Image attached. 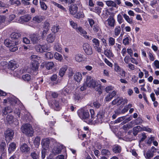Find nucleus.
<instances>
[{
	"instance_id": "obj_1",
	"label": "nucleus",
	"mask_w": 159,
	"mask_h": 159,
	"mask_svg": "<svg viewBox=\"0 0 159 159\" xmlns=\"http://www.w3.org/2000/svg\"><path fill=\"white\" fill-rule=\"evenodd\" d=\"M21 35V34L19 33L14 32L10 35L9 39L5 40V45L10 48L11 51L14 52L18 50L16 45L20 43Z\"/></svg>"
},
{
	"instance_id": "obj_2",
	"label": "nucleus",
	"mask_w": 159,
	"mask_h": 159,
	"mask_svg": "<svg viewBox=\"0 0 159 159\" xmlns=\"http://www.w3.org/2000/svg\"><path fill=\"white\" fill-rule=\"evenodd\" d=\"M86 83L87 86L93 88L97 87V88L96 89V91H100L102 87L100 83H98V82L96 81L91 76H87Z\"/></svg>"
},
{
	"instance_id": "obj_3",
	"label": "nucleus",
	"mask_w": 159,
	"mask_h": 159,
	"mask_svg": "<svg viewBox=\"0 0 159 159\" xmlns=\"http://www.w3.org/2000/svg\"><path fill=\"white\" fill-rule=\"evenodd\" d=\"M22 132L26 135L32 137L33 136L34 130L32 126L30 124H23L21 128Z\"/></svg>"
},
{
	"instance_id": "obj_4",
	"label": "nucleus",
	"mask_w": 159,
	"mask_h": 159,
	"mask_svg": "<svg viewBox=\"0 0 159 159\" xmlns=\"http://www.w3.org/2000/svg\"><path fill=\"white\" fill-rule=\"evenodd\" d=\"M78 114L80 118L85 120V122L88 124L92 122L93 120L91 119L88 120L89 118V114L88 111L83 110H79L78 111Z\"/></svg>"
},
{
	"instance_id": "obj_5",
	"label": "nucleus",
	"mask_w": 159,
	"mask_h": 159,
	"mask_svg": "<svg viewBox=\"0 0 159 159\" xmlns=\"http://www.w3.org/2000/svg\"><path fill=\"white\" fill-rule=\"evenodd\" d=\"M31 59V64L32 69L36 72L38 70L39 63L37 61L40 57L35 55H32L30 57Z\"/></svg>"
},
{
	"instance_id": "obj_6",
	"label": "nucleus",
	"mask_w": 159,
	"mask_h": 159,
	"mask_svg": "<svg viewBox=\"0 0 159 159\" xmlns=\"http://www.w3.org/2000/svg\"><path fill=\"white\" fill-rule=\"evenodd\" d=\"M83 48L85 53L88 55H91L93 53L92 48L88 43L83 44Z\"/></svg>"
},
{
	"instance_id": "obj_7",
	"label": "nucleus",
	"mask_w": 159,
	"mask_h": 159,
	"mask_svg": "<svg viewBox=\"0 0 159 159\" xmlns=\"http://www.w3.org/2000/svg\"><path fill=\"white\" fill-rule=\"evenodd\" d=\"M5 138L7 142H9L10 140H11L13 138L14 135L13 131L11 129H7L5 132Z\"/></svg>"
},
{
	"instance_id": "obj_8",
	"label": "nucleus",
	"mask_w": 159,
	"mask_h": 159,
	"mask_svg": "<svg viewBox=\"0 0 159 159\" xmlns=\"http://www.w3.org/2000/svg\"><path fill=\"white\" fill-rule=\"evenodd\" d=\"M104 116V112L102 111H100L96 116V119L95 121L96 123H102L103 120Z\"/></svg>"
},
{
	"instance_id": "obj_9",
	"label": "nucleus",
	"mask_w": 159,
	"mask_h": 159,
	"mask_svg": "<svg viewBox=\"0 0 159 159\" xmlns=\"http://www.w3.org/2000/svg\"><path fill=\"white\" fill-rule=\"evenodd\" d=\"M30 38L31 41L34 44L37 43L40 39L39 35L38 34H31L30 36Z\"/></svg>"
},
{
	"instance_id": "obj_10",
	"label": "nucleus",
	"mask_w": 159,
	"mask_h": 159,
	"mask_svg": "<svg viewBox=\"0 0 159 159\" xmlns=\"http://www.w3.org/2000/svg\"><path fill=\"white\" fill-rule=\"evenodd\" d=\"M76 30L77 32L79 33L80 32V34H83V36L85 38L88 39H90V37L86 34H87V32L86 31L83 29L81 27H79Z\"/></svg>"
},
{
	"instance_id": "obj_11",
	"label": "nucleus",
	"mask_w": 159,
	"mask_h": 159,
	"mask_svg": "<svg viewBox=\"0 0 159 159\" xmlns=\"http://www.w3.org/2000/svg\"><path fill=\"white\" fill-rule=\"evenodd\" d=\"M78 7L75 4L70 6L69 9L70 13L72 15H75L76 13Z\"/></svg>"
},
{
	"instance_id": "obj_12",
	"label": "nucleus",
	"mask_w": 159,
	"mask_h": 159,
	"mask_svg": "<svg viewBox=\"0 0 159 159\" xmlns=\"http://www.w3.org/2000/svg\"><path fill=\"white\" fill-rule=\"evenodd\" d=\"M56 38L55 35L54 34H48L47 38L46 40L48 43H52Z\"/></svg>"
},
{
	"instance_id": "obj_13",
	"label": "nucleus",
	"mask_w": 159,
	"mask_h": 159,
	"mask_svg": "<svg viewBox=\"0 0 159 159\" xmlns=\"http://www.w3.org/2000/svg\"><path fill=\"white\" fill-rule=\"evenodd\" d=\"M50 143V140L48 138L43 139L41 141V144L44 148H48Z\"/></svg>"
},
{
	"instance_id": "obj_14",
	"label": "nucleus",
	"mask_w": 159,
	"mask_h": 159,
	"mask_svg": "<svg viewBox=\"0 0 159 159\" xmlns=\"http://www.w3.org/2000/svg\"><path fill=\"white\" fill-rule=\"evenodd\" d=\"M112 150L113 152L115 153H118L121 152V148L119 145L116 144L112 147Z\"/></svg>"
},
{
	"instance_id": "obj_15",
	"label": "nucleus",
	"mask_w": 159,
	"mask_h": 159,
	"mask_svg": "<svg viewBox=\"0 0 159 159\" xmlns=\"http://www.w3.org/2000/svg\"><path fill=\"white\" fill-rule=\"evenodd\" d=\"M9 67L11 70H14L18 66L16 62L13 61H11L9 62Z\"/></svg>"
},
{
	"instance_id": "obj_16",
	"label": "nucleus",
	"mask_w": 159,
	"mask_h": 159,
	"mask_svg": "<svg viewBox=\"0 0 159 159\" xmlns=\"http://www.w3.org/2000/svg\"><path fill=\"white\" fill-rule=\"evenodd\" d=\"M16 144L14 142L11 143L9 145L8 151L9 153H11L16 148Z\"/></svg>"
},
{
	"instance_id": "obj_17",
	"label": "nucleus",
	"mask_w": 159,
	"mask_h": 159,
	"mask_svg": "<svg viewBox=\"0 0 159 159\" xmlns=\"http://www.w3.org/2000/svg\"><path fill=\"white\" fill-rule=\"evenodd\" d=\"M123 101V98H122L118 97L114 100L111 103L113 105L117 104L118 105H119L122 103Z\"/></svg>"
},
{
	"instance_id": "obj_18",
	"label": "nucleus",
	"mask_w": 159,
	"mask_h": 159,
	"mask_svg": "<svg viewBox=\"0 0 159 159\" xmlns=\"http://www.w3.org/2000/svg\"><path fill=\"white\" fill-rule=\"evenodd\" d=\"M30 150V148L25 143L23 144L20 147V150L23 152H27Z\"/></svg>"
},
{
	"instance_id": "obj_19",
	"label": "nucleus",
	"mask_w": 159,
	"mask_h": 159,
	"mask_svg": "<svg viewBox=\"0 0 159 159\" xmlns=\"http://www.w3.org/2000/svg\"><path fill=\"white\" fill-rule=\"evenodd\" d=\"M105 2L106 5L108 7H112L117 8L118 7L115 2L111 0L105 1Z\"/></svg>"
},
{
	"instance_id": "obj_20",
	"label": "nucleus",
	"mask_w": 159,
	"mask_h": 159,
	"mask_svg": "<svg viewBox=\"0 0 159 159\" xmlns=\"http://www.w3.org/2000/svg\"><path fill=\"white\" fill-rule=\"evenodd\" d=\"M52 108L57 111H59L61 109L59 103L58 101L55 100L53 102V104H52Z\"/></svg>"
},
{
	"instance_id": "obj_21",
	"label": "nucleus",
	"mask_w": 159,
	"mask_h": 159,
	"mask_svg": "<svg viewBox=\"0 0 159 159\" xmlns=\"http://www.w3.org/2000/svg\"><path fill=\"white\" fill-rule=\"evenodd\" d=\"M45 66L48 70H49L54 67L55 65L53 62H46L45 63Z\"/></svg>"
},
{
	"instance_id": "obj_22",
	"label": "nucleus",
	"mask_w": 159,
	"mask_h": 159,
	"mask_svg": "<svg viewBox=\"0 0 159 159\" xmlns=\"http://www.w3.org/2000/svg\"><path fill=\"white\" fill-rule=\"evenodd\" d=\"M54 49L55 51L61 52L62 51V46L58 43H56L54 46Z\"/></svg>"
},
{
	"instance_id": "obj_23",
	"label": "nucleus",
	"mask_w": 159,
	"mask_h": 159,
	"mask_svg": "<svg viewBox=\"0 0 159 159\" xmlns=\"http://www.w3.org/2000/svg\"><path fill=\"white\" fill-rule=\"evenodd\" d=\"M51 3L55 6L57 7L58 8L61 9L63 11L65 12L66 11V9L61 4H59L54 1H52Z\"/></svg>"
},
{
	"instance_id": "obj_24",
	"label": "nucleus",
	"mask_w": 159,
	"mask_h": 159,
	"mask_svg": "<svg viewBox=\"0 0 159 159\" xmlns=\"http://www.w3.org/2000/svg\"><path fill=\"white\" fill-rule=\"evenodd\" d=\"M101 154L102 155L106 157H108L111 155L110 151L106 149H102L101 151Z\"/></svg>"
},
{
	"instance_id": "obj_25",
	"label": "nucleus",
	"mask_w": 159,
	"mask_h": 159,
	"mask_svg": "<svg viewBox=\"0 0 159 159\" xmlns=\"http://www.w3.org/2000/svg\"><path fill=\"white\" fill-rule=\"evenodd\" d=\"M74 79L78 82H80L82 79V75L81 73L77 72L74 76Z\"/></svg>"
},
{
	"instance_id": "obj_26",
	"label": "nucleus",
	"mask_w": 159,
	"mask_h": 159,
	"mask_svg": "<svg viewBox=\"0 0 159 159\" xmlns=\"http://www.w3.org/2000/svg\"><path fill=\"white\" fill-rule=\"evenodd\" d=\"M144 154L147 159H151L154 155V154H153L149 150L146 152H145Z\"/></svg>"
},
{
	"instance_id": "obj_27",
	"label": "nucleus",
	"mask_w": 159,
	"mask_h": 159,
	"mask_svg": "<svg viewBox=\"0 0 159 159\" xmlns=\"http://www.w3.org/2000/svg\"><path fill=\"white\" fill-rule=\"evenodd\" d=\"M76 61L78 62H80L84 61L83 55L81 54H76L75 57Z\"/></svg>"
},
{
	"instance_id": "obj_28",
	"label": "nucleus",
	"mask_w": 159,
	"mask_h": 159,
	"mask_svg": "<svg viewBox=\"0 0 159 159\" xmlns=\"http://www.w3.org/2000/svg\"><path fill=\"white\" fill-rule=\"evenodd\" d=\"M22 78L25 81L29 82L31 79V76L30 74H26L23 75Z\"/></svg>"
},
{
	"instance_id": "obj_29",
	"label": "nucleus",
	"mask_w": 159,
	"mask_h": 159,
	"mask_svg": "<svg viewBox=\"0 0 159 159\" xmlns=\"http://www.w3.org/2000/svg\"><path fill=\"white\" fill-rule=\"evenodd\" d=\"M90 9L91 11L95 12L99 14L101 13L102 9L99 7H96L94 8H90Z\"/></svg>"
},
{
	"instance_id": "obj_30",
	"label": "nucleus",
	"mask_w": 159,
	"mask_h": 159,
	"mask_svg": "<svg viewBox=\"0 0 159 159\" xmlns=\"http://www.w3.org/2000/svg\"><path fill=\"white\" fill-rule=\"evenodd\" d=\"M67 69V66H65L60 69L59 71V74L61 77H62L64 75Z\"/></svg>"
},
{
	"instance_id": "obj_31",
	"label": "nucleus",
	"mask_w": 159,
	"mask_h": 159,
	"mask_svg": "<svg viewBox=\"0 0 159 159\" xmlns=\"http://www.w3.org/2000/svg\"><path fill=\"white\" fill-rule=\"evenodd\" d=\"M6 144L5 142H2L0 143V149L2 153H6V150L5 149Z\"/></svg>"
},
{
	"instance_id": "obj_32",
	"label": "nucleus",
	"mask_w": 159,
	"mask_h": 159,
	"mask_svg": "<svg viewBox=\"0 0 159 159\" xmlns=\"http://www.w3.org/2000/svg\"><path fill=\"white\" fill-rule=\"evenodd\" d=\"M40 138L39 137L35 138L34 141V144L36 147H38L40 144Z\"/></svg>"
},
{
	"instance_id": "obj_33",
	"label": "nucleus",
	"mask_w": 159,
	"mask_h": 159,
	"mask_svg": "<svg viewBox=\"0 0 159 159\" xmlns=\"http://www.w3.org/2000/svg\"><path fill=\"white\" fill-rule=\"evenodd\" d=\"M54 58L57 60L60 61H61L63 59L62 55L57 52H55L54 54Z\"/></svg>"
},
{
	"instance_id": "obj_34",
	"label": "nucleus",
	"mask_w": 159,
	"mask_h": 159,
	"mask_svg": "<svg viewBox=\"0 0 159 159\" xmlns=\"http://www.w3.org/2000/svg\"><path fill=\"white\" fill-rule=\"evenodd\" d=\"M92 42L93 43V46L94 47L97 46H99L100 41L97 39L94 38L92 40Z\"/></svg>"
},
{
	"instance_id": "obj_35",
	"label": "nucleus",
	"mask_w": 159,
	"mask_h": 159,
	"mask_svg": "<svg viewBox=\"0 0 159 159\" xmlns=\"http://www.w3.org/2000/svg\"><path fill=\"white\" fill-rule=\"evenodd\" d=\"M14 117L11 115H8L6 117V120L7 122L9 123H12L13 122Z\"/></svg>"
},
{
	"instance_id": "obj_36",
	"label": "nucleus",
	"mask_w": 159,
	"mask_h": 159,
	"mask_svg": "<svg viewBox=\"0 0 159 159\" xmlns=\"http://www.w3.org/2000/svg\"><path fill=\"white\" fill-rule=\"evenodd\" d=\"M121 31V28L120 26H116L114 30V34L116 36L119 35Z\"/></svg>"
},
{
	"instance_id": "obj_37",
	"label": "nucleus",
	"mask_w": 159,
	"mask_h": 159,
	"mask_svg": "<svg viewBox=\"0 0 159 159\" xmlns=\"http://www.w3.org/2000/svg\"><path fill=\"white\" fill-rule=\"evenodd\" d=\"M140 126H137L134 127L133 129V134L134 136H136L139 131Z\"/></svg>"
},
{
	"instance_id": "obj_38",
	"label": "nucleus",
	"mask_w": 159,
	"mask_h": 159,
	"mask_svg": "<svg viewBox=\"0 0 159 159\" xmlns=\"http://www.w3.org/2000/svg\"><path fill=\"white\" fill-rule=\"evenodd\" d=\"M105 23L107 24L109 26L114 27L115 24V20H107Z\"/></svg>"
},
{
	"instance_id": "obj_39",
	"label": "nucleus",
	"mask_w": 159,
	"mask_h": 159,
	"mask_svg": "<svg viewBox=\"0 0 159 159\" xmlns=\"http://www.w3.org/2000/svg\"><path fill=\"white\" fill-rule=\"evenodd\" d=\"M9 23V20H0V29L8 24Z\"/></svg>"
},
{
	"instance_id": "obj_40",
	"label": "nucleus",
	"mask_w": 159,
	"mask_h": 159,
	"mask_svg": "<svg viewBox=\"0 0 159 159\" xmlns=\"http://www.w3.org/2000/svg\"><path fill=\"white\" fill-rule=\"evenodd\" d=\"M10 109V107H5L4 109L2 110V112L3 115H6L7 113H11L12 111V110H11L10 111H7V109Z\"/></svg>"
},
{
	"instance_id": "obj_41",
	"label": "nucleus",
	"mask_w": 159,
	"mask_h": 159,
	"mask_svg": "<svg viewBox=\"0 0 159 159\" xmlns=\"http://www.w3.org/2000/svg\"><path fill=\"white\" fill-rule=\"evenodd\" d=\"M115 43V39L110 37L108 39V44L109 46H113Z\"/></svg>"
},
{
	"instance_id": "obj_42",
	"label": "nucleus",
	"mask_w": 159,
	"mask_h": 159,
	"mask_svg": "<svg viewBox=\"0 0 159 159\" xmlns=\"http://www.w3.org/2000/svg\"><path fill=\"white\" fill-rule=\"evenodd\" d=\"M104 54L107 57L111 56L113 55L111 51L110 50L107 49L104 51Z\"/></svg>"
},
{
	"instance_id": "obj_43",
	"label": "nucleus",
	"mask_w": 159,
	"mask_h": 159,
	"mask_svg": "<svg viewBox=\"0 0 159 159\" xmlns=\"http://www.w3.org/2000/svg\"><path fill=\"white\" fill-rule=\"evenodd\" d=\"M129 39H130L129 36H127L123 39V43L125 45L129 44Z\"/></svg>"
},
{
	"instance_id": "obj_44",
	"label": "nucleus",
	"mask_w": 159,
	"mask_h": 159,
	"mask_svg": "<svg viewBox=\"0 0 159 159\" xmlns=\"http://www.w3.org/2000/svg\"><path fill=\"white\" fill-rule=\"evenodd\" d=\"M39 3L42 9L46 10L47 8V6L45 3L43 2H39Z\"/></svg>"
},
{
	"instance_id": "obj_45",
	"label": "nucleus",
	"mask_w": 159,
	"mask_h": 159,
	"mask_svg": "<svg viewBox=\"0 0 159 159\" xmlns=\"http://www.w3.org/2000/svg\"><path fill=\"white\" fill-rule=\"evenodd\" d=\"M35 48L36 50L39 52H43V50L42 49V46L41 45H38L35 46Z\"/></svg>"
},
{
	"instance_id": "obj_46",
	"label": "nucleus",
	"mask_w": 159,
	"mask_h": 159,
	"mask_svg": "<svg viewBox=\"0 0 159 159\" xmlns=\"http://www.w3.org/2000/svg\"><path fill=\"white\" fill-rule=\"evenodd\" d=\"M61 152V150L60 148L56 147L54 148L53 150V153L55 155L58 154L60 153Z\"/></svg>"
},
{
	"instance_id": "obj_47",
	"label": "nucleus",
	"mask_w": 159,
	"mask_h": 159,
	"mask_svg": "<svg viewBox=\"0 0 159 159\" xmlns=\"http://www.w3.org/2000/svg\"><path fill=\"white\" fill-rule=\"evenodd\" d=\"M59 28V25H56L55 26L54 25L52 27V30L53 32L55 33L58 31Z\"/></svg>"
},
{
	"instance_id": "obj_48",
	"label": "nucleus",
	"mask_w": 159,
	"mask_h": 159,
	"mask_svg": "<svg viewBox=\"0 0 159 159\" xmlns=\"http://www.w3.org/2000/svg\"><path fill=\"white\" fill-rule=\"evenodd\" d=\"M45 57L48 59H51L53 58V55L51 52H48L45 54Z\"/></svg>"
},
{
	"instance_id": "obj_49",
	"label": "nucleus",
	"mask_w": 159,
	"mask_h": 159,
	"mask_svg": "<svg viewBox=\"0 0 159 159\" xmlns=\"http://www.w3.org/2000/svg\"><path fill=\"white\" fill-rule=\"evenodd\" d=\"M148 139L147 142V143L148 145H151L152 142L155 139L154 137L151 136L149 138H148Z\"/></svg>"
},
{
	"instance_id": "obj_50",
	"label": "nucleus",
	"mask_w": 159,
	"mask_h": 159,
	"mask_svg": "<svg viewBox=\"0 0 159 159\" xmlns=\"http://www.w3.org/2000/svg\"><path fill=\"white\" fill-rule=\"evenodd\" d=\"M115 70L118 73L121 71V69L119 66L117 64L115 63L114 64Z\"/></svg>"
},
{
	"instance_id": "obj_51",
	"label": "nucleus",
	"mask_w": 159,
	"mask_h": 159,
	"mask_svg": "<svg viewBox=\"0 0 159 159\" xmlns=\"http://www.w3.org/2000/svg\"><path fill=\"white\" fill-rule=\"evenodd\" d=\"M70 24L71 26L76 30L78 28V25L76 23L74 22L73 21L71 20L70 22Z\"/></svg>"
},
{
	"instance_id": "obj_52",
	"label": "nucleus",
	"mask_w": 159,
	"mask_h": 159,
	"mask_svg": "<svg viewBox=\"0 0 159 159\" xmlns=\"http://www.w3.org/2000/svg\"><path fill=\"white\" fill-rule=\"evenodd\" d=\"M76 16L78 19L83 18L84 17V15L83 12H80L77 13Z\"/></svg>"
},
{
	"instance_id": "obj_53",
	"label": "nucleus",
	"mask_w": 159,
	"mask_h": 159,
	"mask_svg": "<svg viewBox=\"0 0 159 159\" xmlns=\"http://www.w3.org/2000/svg\"><path fill=\"white\" fill-rule=\"evenodd\" d=\"M132 125H131L130 124H128L126 125H124L123 126V129L125 130H127L129 129L132 128Z\"/></svg>"
},
{
	"instance_id": "obj_54",
	"label": "nucleus",
	"mask_w": 159,
	"mask_h": 159,
	"mask_svg": "<svg viewBox=\"0 0 159 159\" xmlns=\"http://www.w3.org/2000/svg\"><path fill=\"white\" fill-rule=\"evenodd\" d=\"M30 156L33 159H38V156L35 152H32Z\"/></svg>"
},
{
	"instance_id": "obj_55",
	"label": "nucleus",
	"mask_w": 159,
	"mask_h": 159,
	"mask_svg": "<svg viewBox=\"0 0 159 159\" xmlns=\"http://www.w3.org/2000/svg\"><path fill=\"white\" fill-rule=\"evenodd\" d=\"M114 88L112 86H109L106 87L105 88V91L107 92L108 93L109 91H111L113 90Z\"/></svg>"
},
{
	"instance_id": "obj_56",
	"label": "nucleus",
	"mask_w": 159,
	"mask_h": 159,
	"mask_svg": "<svg viewBox=\"0 0 159 159\" xmlns=\"http://www.w3.org/2000/svg\"><path fill=\"white\" fill-rule=\"evenodd\" d=\"M95 50L98 53H101L102 51V47H100L99 46H97L94 47Z\"/></svg>"
},
{
	"instance_id": "obj_57",
	"label": "nucleus",
	"mask_w": 159,
	"mask_h": 159,
	"mask_svg": "<svg viewBox=\"0 0 159 159\" xmlns=\"http://www.w3.org/2000/svg\"><path fill=\"white\" fill-rule=\"evenodd\" d=\"M93 29L95 33H97L100 30L99 26L97 25H94Z\"/></svg>"
},
{
	"instance_id": "obj_58",
	"label": "nucleus",
	"mask_w": 159,
	"mask_h": 159,
	"mask_svg": "<svg viewBox=\"0 0 159 159\" xmlns=\"http://www.w3.org/2000/svg\"><path fill=\"white\" fill-rule=\"evenodd\" d=\"M142 121L143 120L141 118L139 117L135 120L134 122L136 125H138L142 123Z\"/></svg>"
},
{
	"instance_id": "obj_59",
	"label": "nucleus",
	"mask_w": 159,
	"mask_h": 159,
	"mask_svg": "<svg viewBox=\"0 0 159 159\" xmlns=\"http://www.w3.org/2000/svg\"><path fill=\"white\" fill-rule=\"evenodd\" d=\"M94 107L97 108H99L101 106V104L98 101H96L93 102Z\"/></svg>"
},
{
	"instance_id": "obj_60",
	"label": "nucleus",
	"mask_w": 159,
	"mask_h": 159,
	"mask_svg": "<svg viewBox=\"0 0 159 159\" xmlns=\"http://www.w3.org/2000/svg\"><path fill=\"white\" fill-rule=\"evenodd\" d=\"M23 42L24 43L26 44H29L30 43V40L26 37L23 38Z\"/></svg>"
},
{
	"instance_id": "obj_61",
	"label": "nucleus",
	"mask_w": 159,
	"mask_h": 159,
	"mask_svg": "<svg viewBox=\"0 0 159 159\" xmlns=\"http://www.w3.org/2000/svg\"><path fill=\"white\" fill-rule=\"evenodd\" d=\"M68 75L69 77H71L73 75V69L71 68H69L68 70Z\"/></svg>"
},
{
	"instance_id": "obj_62",
	"label": "nucleus",
	"mask_w": 159,
	"mask_h": 159,
	"mask_svg": "<svg viewBox=\"0 0 159 159\" xmlns=\"http://www.w3.org/2000/svg\"><path fill=\"white\" fill-rule=\"evenodd\" d=\"M49 26V23L47 21H46L43 27L46 30H48V28Z\"/></svg>"
},
{
	"instance_id": "obj_63",
	"label": "nucleus",
	"mask_w": 159,
	"mask_h": 159,
	"mask_svg": "<svg viewBox=\"0 0 159 159\" xmlns=\"http://www.w3.org/2000/svg\"><path fill=\"white\" fill-rule=\"evenodd\" d=\"M127 67H128L131 70H133L135 69L134 66L131 64H128Z\"/></svg>"
},
{
	"instance_id": "obj_64",
	"label": "nucleus",
	"mask_w": 159,
	"mask_h": 159,
	"mask_svg": "<svg viewBox=\"0 0 159 159\" xmlns=\"http://www.w3.org/2000/svg\"><path fill=\"white\" fill-rule=\"evenodd\" d=\"M94 152L95 155L98 157L100 156V152L97 149L94 150Z\"/></svg>"
}]
</instances>
